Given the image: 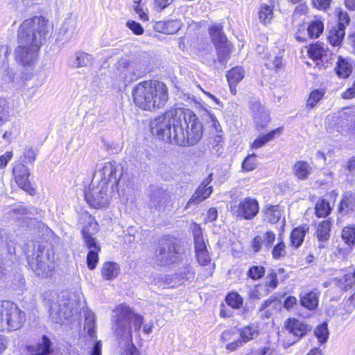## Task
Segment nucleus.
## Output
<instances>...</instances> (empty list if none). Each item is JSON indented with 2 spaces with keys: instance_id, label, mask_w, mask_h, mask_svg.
<instances>
[{
  "instance_id": "603ef678",
  "label": "nucleus",
  "mask_w": 355,
  "mask_h": 355,
  "mask_svg": "<svg viewBox=\"0 0 355 355\" xmlns=\"http://www.w3.org/2000/svg\"><path fill=\"white\" fill-rule=\"evenodd\" d=\"M94 315L92 312L87 314L85 318V329H87V334L92 337H95L94 331Z\"/></svg>"
},
{
  "instance_id": "09e8293b",
  "label": "nucleus",
  "mask_w": 355,
  "mask_h": 355,
  "mask_svg": "<svg viewBox=\"0 0 355 355\" xmlns=\"http://www.w3.org/2000/svg\"><path fill=\"white\" fill-rule=\"evenodd\" d=\"M101 250H89L87 257V263L89 269L94 270L96 268L98 262V252Z\"/></svg>"
},
{
  "instance_id": "a878e982",
  "label": "nucleus",
  "mask_w": 355,
  "mask_h": 355,
  "mask_svg": "<svg viewBox=\"0 0 355 355\" xmlns=\"http://www.w3.org/2000/svg\"><path fill=\"white\" fill-rule=\"evenodd\" d=\"M336 75L340 78H348L352 72V65L347 60L342 58L338 57L336 67H335Z\"/></svg>"
},
{
  "instance_id": "5701e85b",
  "label": "nucleus",
  "mask_w": 355,
  "mask_h": 355,
  "mask_svg": "<svg viewBox=\"0 0 355 355\" xmlns=\"http://www.w3.org/2000/svg\"><path fill=\"white\" fill-rule=\"evenodd\" d=\"M319 302V293L316 291H309L300 295L301 305L309 309L314 310L317 308Z\"/></svg>"
},
{
  "instance_id": "a211bd4d",
  "label": "nucleus",
  "mask_w": 355,
  "mask_h": 355,
  "mask_svg": "<svg viewBox=\"0 0 355 355\" xmlns=\"http://www.w3.org/2000/svg\"><path fill=\"white\" fill-rule=\"evenodd\" d=\"M24 312H3L4 331H14L21 328L25 321Z\"/></svg>"
},
{
  "instance_id": "6e6552de",
  "label": "nucleus",
  "mask_w": 355,
  "mask_h": 355,
  "mask_svg": "<svg viewBox=\"0 0 355 355\" xmlns=\"http://www.w3.org/2000/svg\"><path fill=\"white\" fill-rule=\"evenodd\" d=\"M109 187L98 183L93 184L85 191L87 202L94 208L105 207L110 200Z\"/></svg>"
},
{
  "instance_id": "338daca9",
  "label": "nucleus",
  "mask_w": 355,
  "mask_h": 355,
  "mask_svg": "<svg viewBox=\"0 0 355 355\" xmlns=\"http://www.w3.org/2000/svg\"><path fill=\"white\" fill-rule=\"evenodd\" d=\"M254 355H278L277 352L270 347H263L254 352Z\"/></svg>"
},
{
  "instance_id": "4be33fe9",
  "label": "nucleus",
  "mask_w": 355,
  "mask_h": 355,
  "mask_svg": "<svg viewBox=\"0 0 355 355\" xmlns=\"http://www.w3.org/2000/svg\"><path fill=\"white\" fill-rule=\"evenodd\" d=\"M120 272V266L116 262L107 261L103 263L101 274L105 280L110 281L116 279Z\"/></svg>"
},
{
  "instance_id": "7c9ffc66",
  "label": "nucleus",
  "mask_w": 355,
  "mask_h": 355,
  "mask_svg": "<svg viewBox=\"0 0 355 355\" xmlns=\"http://www.w3.org/2000/svg\"><path fill=\"white\" fill-rule=\"evenodd\" d=\"M51 344V340L46 336H43L42 340L37 345L34 355H50L53 352Z\"/></svg>"
},
{
  "instance_id": "a18cd8bd",
  "label": "nucleus",
  "mask_w": 355,
  "mask_h": 355,
  "mask_svg": "<svg viewBox=\"0 0 355 355\" xmlns=\"http://www.w3.org/2000/svg\"><path fill=\"white\" fill-rule=\"evenodd\" d=\"M280 211L277 206H270L265 211L266 218L271 223H277L280 218Z\"/></svg>"
},
{
  "instance_id": "0e129e2a",
  "label": "nucleus",
  "mask_w": 355,
  "mask_h": 355,
  "mask_svg": "<svg viewBox=\"0 0 355 355\" xmlns=\"http://www.w3.org/2000/svg\"><path fill=\"white\" fill-rule=\"evenodd\" d=\"M17 309V306L10 301L0 302V311H13Z\"/></svg>"
},
{
  "instance_id": "f3484780",
  "label": "nucleus",
  "mask_w": 355,
  "mask_h": 355,
  "mask_svg": "<svg viewBox=\"0 0 355 355\" xmlns=\"http://www.w3.org/2000/svg\"><path fill=\"white\" fill-rule=\"evenodd\" d=\"M250 110L257 127L260 128H264L270 121L268 112L259 101L252 103Z\"/></svg>"
},
{
  "instance_id": "4468645a",
  "label": "nucleus",
  "mask_w": 355,
  "mask_h": 355,
  "mask_svg": "<svg viewBox=\"0 0 355 355\" xmlns=\"http://www.w3.org/2000/svg\"><path fill=\"white\" fill-rule=\"evenodd\" d=\"M211 181V175H209L198 187L187 205V208L190 205H198L209 197L212 193V186L209 185Z\"/></svg>"
},
{
  "instance_id": "e433bc0d",
  "label": "nucleus",
  "mask_w": 355,
  "mask_h": 355,
  "mask_svg": "<svg viewBox=\"0 0 355 355\" xmlns=\"http://www.w3.org/2000/svg\"><path fill=\"white\" fill-rule=\"evenodd\" d=\"M196 253L207 250L206 244L202 235L201 229L196 226L193 230Z\"/></svg>"
},
{
  "instance_id": "423d86ee",
  "label": "nucleus",
  "mask_w": 355,
  "mask_h": 355,
  "mask_svg": "<svg viewBox=\"0 0 355 355\" xmlns=\"http://www.w3.org/2000/svg\"><path fill=\"white\" fill-rule=\"evenodd\" d=\"M180 248L173 240L168 238L159 241L155 251L156 262L160 266H168L179 260Z\"/></svg>"
},
{
  "instance_id": "39448f33",
  "label": "nucleus",
  "mask_w": 355,
  "mask_h": 355,
  "mask_svg": "<svg viewBox=\"0 0 355 355\" xmlns=\"http://www.w3.org/2000/svg\"><path fill=\"white\" fill-rule=\"evenodd\" d=\"M30 267L38 276H45L53 268L54 255L52 250L42 245L28 257Z\"/></svg>"
},
{
  "instance_id": "f704fd0d",
  "label": "nucleus",
  "mask_w": 355,
  "mask_h": 355,
  "mask_svg": "<svg viewBox=\"0 0 355 355\" xmlns=\"http://www.w3.org/2000/svg\"><path fill=\"white\" fill-rule=\"evenodd\" d=\"M259 19L263 24H269L274 17L273 7L264 4L259 8Z\"/></svg>"
},
{
  "instance_id": "13d9d810",
  "label": "nucleus",
  "mask_w": 355,
  "mask_h": 355,
  "mask_svg": "<svg viewBox=\"0 0 355 355\" xmlns=\"http://www.w3.org/2000/svg\"><path fill=\"white\" fill-rule=\"evenodd\" d=\"M126 26L136 35H141L144 33V28L141 24L135 21H127Z\"/></svg>"
},
{
  "instance_id": "1a4fd4ad",
  "label": "nucleus",
  "mask_w": 355,
  "mask_h": 355,
  "mask_svg": "<svg viewBox=\"0 0 355 355\" xmlns=\"http://www.w3.org/2000/svg\"><path fill=\"white\" fill-rule=\"evenodd\" d=\"M142 322V317L135 312H119L116 320V332L122 336L131 337V326L135 329H139Z\"/></svg>"
},
{
  "instance_id": "9b49d317",
  "label": "nucleus",
  "mask_w": 355,
  "mask_h": 355,
  "mask_svg": "<svg viewBox=\"0 0 355 355\" xmlns=\"http://www.w3.org/2000/svg\"><path fill=\"white\" fill-rule=\"evenodd\" d=\"M98 173L101 176L99 183L106 186L110 183L112 187H116L123 175V168L116 162H107L100 164Z\"/></svg>"
},
{
  "instance_id": "69168bd1",
  "label": "nucleus",
  "mask_w": 355,
  "mask_h": 355,
  "mask_svg": "<svg viewBox=\"0 0 355 355\" xmlns=\"http://www.w3.org/2000/svg\"><path fill=\"white\" fill-rule=\"evenodd\" d=\"M308 11V7L306 3H300L297 6L293 12V17L297 15H306Z\"/></svg>"
},
{
  "instance_id": "e2e57ef3",
  "label": "nucleus",
  "mask_w": 355,
  "mask_h": 355,
  "mask_svg": "<svg viewBox=\"0 0 355 355\" xmlns=\"http://www.w3.org/2000/svg\"><path fill=\"white\" fill-rule=\"evenodd\" d=\"M12 157V152L8 151L0 156V168H4Z\"/></svg>"
},
{
  "instance_id": "6ab92c4d",
  "label": "nucleus",
  "mask_w": 355,
  "mask_h": 355,
  "mask_svg": "<svg viewBox=\"0 0 355 355\" xmlns=\"http://www.w3.org/2000/svg\"><path fill=\"white\" fill-rule=\"evenodd\" d=\"M209 33L211 40L216 47L221 50L225 55L227 51V38L222 32V26L220 25H214L209 28Z\"/></svg>"
},
{
  "instance_id": "0eeeda50",
  "label": "nucleus",
  "mask_w": 355,
  "mask_h": 355,
  "mask_svg": "<svg viewBox=\"0 0 355 355\" xmlns=\"http://www.w3.org/2000/svg\"><path fill=\"white\" fill-rule=\"evenodd\" d=\"M259 209L257 200L251 197L245 198L230 205L231 212L239 219L251 220L257 215Z\"/></svg>"
},
{
  "instance_id": "412c9836",
  "label": "nucleus",
  "mask_w": 355,
  "mask_h": 355,
  "mask_svg": "<svg viewBox=\"0 0 355 355\" xmlns=\"http://www.w3.org/2000/svg\"><path fill=\"white\" fill-rule=\"evenodd\" d=\"M286 327L290 333L299 338L304 336L309 329L307 324L295 318L288 319Z\"/></svg>"
},
{
  "instance_id": "20e7f679",
  "label": "nucleus",
  "mask_w": 355,
  "mask_h": 355,
  "mask_svg": "<svg viewBox=\"0 0 355 355\" xmlns=\"http://www.w3.org/2000/svg\"><path fill=\"white\" fill-rule=\"evenodd\" d=\"M178 108L159 116L150 123L151 132L160 139L173 144V130L178 119Z\"/></svg>"
},
{
  "instance_id": "c9c22d12",
  "label": "nucleus",
  "mask_w": 355,
  "mask_h": 355,
  "mask_svg": "<svg viewBox=\"0 0 355 355\" xmlns=\"http://www.w3.org/2000/svg\"><path fill=\"white\" fill-rule=\"evenodd\" d=\"M326 52L323 45L320 43L310 45L308 49L309 55L313 60L322 59L325 55Z\"/></svg>"
},
{
  "instance_id": "864d4df0",
  "label": "nucleus",
  "mask_w": 355,
  "mask_h": 355,
  "mask_svg": "<svg viewBox=\"0 0 355 355\" xmlns=\"http://www.w3.org/2000/svg\"><path fill=\"white\" fill-rule=\"evenodd\" d=\"M272 257L279 259L286 255V245L284 242L280 241L275 245L272 250Z\"/></svg>"
},
{
  "instance_id": "8fccbe9b",
  "label": "nucleus",
  "mask_w": 355,
  "mask_h": 355,
  "mask_svg": "<svg viewBox=\"0 0 355 355\" xmlns=\"http://www.w3.org/2000/svg\"><path fill=\"white\" fill-rule=\"evenodd\" d=\"M268 281L265 284L267 293L275 289L278 286L277 275L275 271H271L267 276Z\"/></svg>"
},
{
  "instance_id": "a19ab883",
  "label": "nucleus",
  "mask_w": 355,
  "mask_h": 355,
  "mask_svg": "<svg viewBox=\"0 0 355 355\" xmlns=\"http://www.w3.org/2000/svg\"><path fill=\"white\" fill-rule=\"evenodd\" d=\"M324 29L323 24L320 20L313 21L307 28L309 35L311 38H317L322 33Z\"/></svg>"
},
{
  "instance_id": "473e14b6",
  "label": "nucleus",
  "mask_w": 355,
  "mask_h": 355,
  "mask_svg": "<svg viewBox=\"0 0 355 355\" xmlns=\"http://www.w3.org/2000/svg\"><path fill=\"white\" fill-rule=\"evenodd\" d=\"M239 334L243 344L256 338L259 334V331L255 325H249L245 327L241 331L239 330Z\"/></svg>"
},
{
  "instance_id": "c756f323",
  "label": "nucleus",
  "mask_w": 355,
  "mask_h": 355,
  "mask_svg": "<svg viewBox=\"0 0 355 355\" xmlns=\"http://www.w3.org/2000/svg\"><path fill=\"white\" fill-rule=\"evenodd\" d=\"M331 223L329 220H323L320 223L316 229V236L320 242H325L329 238Z\"/></svg>"
},
{
  "instance_id": "c85d7f7f",
  "label": "nucleus",
  "mask_w": 355,
  "mask_h": 355,
  "mask_svg": "<svg viewBox=\"0 0 355 355\" xmlns=\"http://www.w3.org/2000/svg\"><path fill=\"white\" fill-rule=\"evenodd\" d=\"M293 171L297 178L300 180H306L311 174L312 168L308 163L300 161L295 164Z\"/></svg>"
},
{
  "instance_id": "79ce46f5",
  "label": "nucleus",
  "mask_w": 355,
  "mask_h": 355,
  "mask_svg": "<svg viewBox=\"0 0 355 355\" xmlns=\"http://www.w3.org/2000/svg\"><path fill=\"white\" fill-rule=\"evenodd\" d=\"M342 239L349 245L355 243V225L347 226L343 228L342 232Z\"/></svg>"
},
{
  "instance_id": "bb28decb",
  "label": "nucleus",
  "mask_w": 355,
  "mask_h": 355,
  "mask_svg": "<svg viewBox=\"0 0 355 355\" xmlns=\"http://www.w3.org/2000/svg\"><path fill=\"white\" fill-rule=\"evenodd\" d=\"M93 61L94 58L92 55L85 52L79 51L75 54L73 65L74 67L77 68L87 67L92 65Z\"/></svg>"
},
{
  "instance_id": "37998d69",
  "label": "nucleus",
  "mask_w": 355,
  "mask_h": 355,
  "mask_svg": "<svg viewBox=\"0 0 355 355\" xmlns=\"http://www.w3.org/2000/svg\"><path fill=\"white\" fill-rule=\"evenodd\" d=\"M226 302L232 309H240L243 304L242 297L236 292H232L226 297Z\"/></svg>"
},
{
  "instance_id": "052dcab7",
  "label": "nucleus",
  "mask_w": 355,
  "mask_h": 355,
  "mask_svg": "<svg viewBox=\"0 0 355 355\" xmlns=\"http://www.w3.org/2000/svg\"><path fill=\"white\" fill-rule=\"evenodd\" d=\"M331 0H312L314 8L319 10H326L329 7Z\"/></svg>"
},
{
  "instance_id": "393cba45",
  "label": "nucleus",
  "mask_w": 355,
  "mask_h": 355,
  "mask_svg": "<svg viewBox=\"0 0 355 355\" xmlns=\"http://www.w3.org/2000/svg\"><path fill=\"white\" fill-rule=\"evenodd\" d=\"M282 127L277 128V129L270 131L266 135L259 136L252 144V148H259L262 147L267 142L274 139L275 137L280 136L282 133Z\"/></svg>"
},
{
  "instance_id": "de8ad7c7",
  "label": "nucleus",
  "mask_w": 355,
  "mask_h": 355,
  "mask_svg": "<svg viewBox=\"0 0 355 355\" xmlns=\"http://www.w3.org/2000/svg\"><path fill=\"white\" fill-rule=\"evenodd\" d=\"M265 268L261 266H253L250 267L247 272L248 277L253 280H257L263 277Z\"/></svg>"
},
{
  "instance_id": "49530a36",
  "label": "nucleus",
  "mask_w": 355,
  "mask_h": 355,
  "mask_svg": "<svg viewBox=\"0 0 355 355\" xmlns=\"http://www.w3.org/2000/svg\"><path fill=\"white\" fill-rule=\"evenodd\" d=\"M257 166V161L254 154L248 155L242 162V169L246 172L254 170Z\"/></svg>"
},
{
  "instance_id": "3c124183",
  "label": "nucleus",
  "mask_w": 355,
  "mask_h": 355,
  "mask_svg": "<svg viewBox=\"0 0 355 355\" xmlns=\"http://www.w3.org/2000/svg\"><path fill=\"white\" fill-rule=\"evenodd\" d=\"M10 108L8 101L0 97V123L6 121L9 116Z\"/></svg>"
},
{
  "instance_id": "aec40b11",
  "label": "nucleus",
  "mask_w": 355,
  "mask_h": 355,
  "mask_svg": "<svg viewBox=\"0 0 355 355\" xmlns=\"http://www.w3.org/2000/svg\"><path fill=\"white\" fill-rule=\"evenodd\" d=\"M182 24L180 20L174 19L168 21H157L153 25V29L159 33L164 34H174L177 33L182 27Z\"/></svg>"
},
{
  "instance_id": "c03bdc74",
  "label": "nucleus",
  "mask_w": 355,
  "mask_h": 355,
  "mask_svg": "<svg viewBox=\"0 0 355 355\" xmlns=\"http://www.w3.org/2000/svg\"><path fill=\"white\" fill-rule=\"evenodd\" d=\"M315 214L318 217H325L331 211L329 203L324 200H319L315 205Z\"/></svg>"
},
{
  "instance_id": "4d7b16f0",
  "label": "nucleus",
  "mask_w": 355,
  "mask_h": 355,
  "mask_svg": "<svg viewBox=\"0 0 355 355\" xmlns=\"http://www.w3.org/2000/svg\"><path fill=\"white\" fill-rule=\"evenodd\" d=\"M210 122H211V135L214 133H223L221 126L217 120L216 117L213 114H209Z\"/></svg>"
},
{
  "instance_id": "680f3d73",
  "label": "nucleus",
  "mask_w": 355,
  "mask_h": 355,
  "mask_svg": "<svg viewBox=\"0 0 355 355\" xmlns=\"http://www.w3.org/2000/svg\"><path fill=\"white\" fill-rule=\"evenodd\" d=\"M121 355H139L136 347L132 343L125 345Z\"/></svg>"
},
{
  "instance_id": "f257e3e1",
  "label": "nucleus",
  "mask_w": 355,
  "mask_h": 355,
  "mask_svg": "<svg viewBox=\"0 0 355 355\" xmlns=\"http://www.w3.org/2000/svg\"><path fill=\"white\" fill-rule=\"evenodd\" d=\"M133 99L136 106L140 109L155 112L166 103L168 89L165 84L157 80L144 81L135 87Z\"/></svg>"
},
{
  "instance_id": "5fc2aeb1",
  "label": "nucleus",
  "mask_w": 355,
  "mask_h": 355,
  "mask_svg": "<svg viewBox=\"0 0 355 355\" xmlns=\"http://www.w3.org/2000/svg\"><path fill=\"white\" fill-rule=\"evenodd\" d=\"M336 15L338 19V24L337 27L345 29V26L349 23V17L348 14L346 12L339 9L336 10Z\"/></svg>"
},
{
  "instance_id": "bf43d9fd",
  "label": "nucleus",
  "mask_w": 355,
  "mask_h": 355,
  "mask_svg": "<svg viewBox=\"0 0 355 355\" xmlns=\"http://www.w3.org/2000/svg\"><path fill=\"white\" fill-rule=\"evenodd\" d=\"M197 259L202 266H205L210 262V257L207 250L196 253Z\"/></svg>"
},
{
  "instance_id": "f03ea898",
  "label": "nucleus",
  "mask_w": 355,
  "mask_h": 355,
  "mask_svg": "<svg viewBox=\"0 0 355 355\" xmlns=\"http://www.w3.org/2000/svg\"><path fill=\"white\" fill-rule=\"evenodd\" d=\"M177 123L173 130V144L181 146H191L202 137V125L198 116L189 109L178 108Z\"/></svg>"
},
{
  "instance_id": "b1692460",
  "label": "nucleus",
  "mask_w": 355,
  "mask_h": 355,
  "mask_svg": "<svg viewBox=\"0 0 355 355\" xmlns=\"http://www.w3.org/2000/svg\"><path fill=\"white\" fill-rule=\"evenodd\" d=\"M309 227L304 224L295 228L290 236L291 245L295 248H299L303 241L306 234L309 232Z\"/></svg>"
},
{
  "instance_id": "dca6fc26",
  "label": "nucleus",
  "mask_w": 355,
  "mask_h": 355,
  "mask_svg": "<svg viewBox=\"0 0 355 355\" xmlns=\"http://www.w3.org/2000/svg\"><path fill=\"white\" fill-rule=\"evenodd\" d=\"M151 205L159 211L169 212L175 208V200L168 193L159 192L152 198Z\"/></svg>"
},
{
  "instance_id": "7ed1b4c3",
  "label": "nucleus",
  "mask_w": 355,
  "mask_h": 355,
  "mask_svg": "<svg viewBox=\"0 0 355 355\" xmlns=\"http://www.w3.org/2000/svg\"><path fill=\"white\" fill-rule=\"evenodd\" d=\"M49 30V21L42 16L26 19L18 28L17 42L42 46Z\"/></svg>"
},
{
  "instance_id": "72a5a7b5",
  "label": "nucleus",
  "mask_w": 355,
  "mask_h": 355,
  "mask_svg": "<svg viewBox=\"0 0 355 355\" xmlns=\"http://www.w3.org/2000/svg\"><path fill=\"white\" fill-rule=\"evenodd\" d=\"M337 284L343 290L350 288L352 285L355 284V270L353 272L346 273L342 278L338 279Z\"/></svg>"
},
{
  "instance_id": "2f4dec72",
  "label": "nucleus",
  "mask_w": 355,
  "mask_h": 355,
  "mask_svg": "<svg viewBox=\"0 0 355 355\" xmlns=\"http://www.w3.org/2000/svg\"><path fill=\"white\" fill-rule=\"evenodd\" d=\"M344 36L345 29L336 26L329 31L328 40L332 46H339L342 42Z\"/></svg>"
},
{
  "instance_id": "58836bf2",
  "label": "nucleus",
  "mask_w": 355,
  "mask_h": 355,
  "mask_svg": "<svg viewBox=\"0 0 355 355\" xmlns=\"http://www.w3.org/2000/svg\"><path fill=\"white\" fill-rule=\"evenodd\" d=\"M324 91L323 89H314L309 95L306 102L308 109H313L316 106L318 103L323 98Z\"/></svg>"
},
{
  "instance_id": "774afa93",
  "label": "nucleus",
  "mask_w": 355,
  "mask_h": 355,
  "mask_svg": "<svg viewBox=\"0 0 355 355\" xmlns=\"http://www.w3.org/2000/svg\"><path fill=\"white\" fill-rule=\"evenodd\" d=\"M345 99H350L355 97V80L352 86L342 94Z\"/></svg>"
},
{
  "instance_id": "9d476101",
  "label": "nucleus",
  "mask_w": 355,
  "mask_h": 355,
  "mask_svg": "<svg viewBox=\"0 0 355 355\" xmlns=\"http://www.w3.org/2000/svg\"><path fill=\"white\" fill-rule=\"evenodd\" d=\"M41 46L18 42L15 50L16 62L24 67L33 68L37 60Z\"/></svg>"
},
{
  "instance_id": "ea45409f",
  "label": "nucleus",
  "mask_w": 355,
  "mask_h": 355,
  "mask_svg": "<svg viewBox=\"0 0 355 355\" xmlns=\"http://www.w3.org/2000/svg\"><path fill=\"white\" fill-rule=\"evenodd\" d=\"M355 207V196L352 193H347L342 201L340 202V210L345 213H347L349 210Z\"/></svg>"
},
{
  "instance_id": "cd10ccee",
  "label": "nucleus",
  "mask_w": 355,
  "mask_h": 355,
  "mask_svg": "<svg viewBox=\"0 0 355 355\" xmlns=\"http://www.w3.org/2000/svg\"><path fill=\"white\" fill-rule=\"evenodd\" d=\"M243 78L244 70L241 67H236L228 71L227 74V78L232 92L233 86H235Z\"/></svg>"
},
{
  "instance_id": "ddd939ff",
  "label": "nucleus",
  "mask_w": 355,
  "mask_h": 355,
  "mask_svg": "<svg viewBox=\"0 0 355 355\" xmlns=\"http://www.w3.org/2000/svg\"><path fill=\"white\" fill-rule=\"evenodd\" d=\"M220 339L229 352L235 351L243 345L239 330L235 328L224 331L220 334Z\"/></svg>"
},
{
  "instance_id": "2eb2a0df",
  "label": "nucleus",
  "mask_w": 355,
  "mask_h": 355,
  "mask_svg": "<svg viewBox=\"0 0 355 355\" xmlns=\"http://www.w3.org/2000/svg\"><path fill=\"white\" fill-rule=\"evenodd\" d=\"M98 230V223L94 219H91L89 222V227H84L82 230L85 244L89 250L91 249L101 250V245L98 243L96 238L93 236Z\"/></svg>"
},
{
  "instance_id": "f8f14e48",
  "label": "nucleus",
  "mask_w": 355,
  "mask_h": 355,
  "mask_svg": "<svg viewBox=\"0 0 355 355\" xmlns=\"http://www.w3.org/2000/svg\"><path fill=\"white\" fill-rule=\"evenodd\" d=\"M15 182L18 186L31 195L35 193V189L29 181V170L24 164H19L13 168Z\"/></svg>"
},
{
  "instance_id": "4c0bfd02",
  "label": "nucleus",
  "mask_w": 355,
  "mask_h": 355,
  "mask_svg": "<svg viewBox=\"0 0 355 355\" xmlns=\"http://www.w3.org/2000/svg\"><path fill=\"white\" fill-rule=\"evenodd\" d=\"M315 336L318 338V341L323 344L327 341L329 338V331L327 327V323L323 322L319 324L314 331Z\"/></svg>"
},
{
  "instance_id": "6e6d98bb",
  "label": "nucleus",
  "mask_w": 355,
  "mask_h": 355,
  "mask_svg": "<svg viewBox=\"0 0 355 355\" xmlns=\"http://www.w3.org/2000/svg\"><path fill=\"white\" fill-rule=\"evenodd\" d=\"M174 0H153V8L157 12H161L168 6H170Z\"/></svg>"
}]
</instances>
